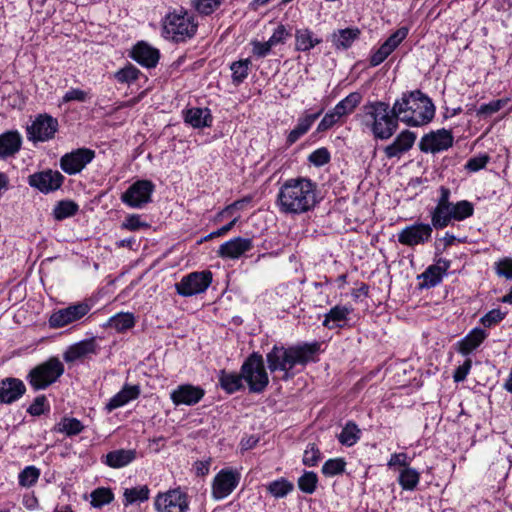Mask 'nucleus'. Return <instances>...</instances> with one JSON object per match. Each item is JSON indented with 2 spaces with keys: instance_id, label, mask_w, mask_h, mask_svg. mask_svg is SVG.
<instances>
[{
  "instance_id": "obj_63",
  "label": "nucleus",
  "mask_w": 512,
  "mask_h": 512,
  "mask_svg": "<svg viewBox=\"0 0 512 512\" xmlns=\"http://www.w3.org/2000/svg\"><path fill=\"white\" fill-rule=\"evenodd\" d=\"M289 36L286 28L283 25H279L272 36L269 38L268 42L270 45L276 46L277 44L284 43L286 38Z\"/></svg>"
},
{
  "instance_id": "obj_16",
  "label": "nucleus",
  "mask_w": 512,
  "mask_h": 512,
  "mask_svg": "<svg viewBox=\"0 0 512 512\" xmlns=\"http://www.w3.org/2000/svg\"><path fill=\"white\" fill-rule=\"evenodd\" d=\"M64 181V176L59 171L45 170L29 176L30 186L43 193H49L59 189Z\"/></svg>"
},
{
  "instance_id": "obj_36",
  "label": "nucleus",
  "mask_w": 512,
  "mask_h": 512,
  "mask_svg": "<svg viewBox=\"0 0 512 512\" xmlns=\"http://www.w3.org/2000/svg\"><path fill=\"white\" fill-rule=\"evenodd\" d=\"M362 95L358 92H352L341 100L333 109L336 114L341 117L346 116L354 111V109L360 104Z\"/></svg>"
},
{
  "instance_id": "obj_8",
  "label": "nucleus",
  "mask_w": 512,
  "mask_h": 512,
  "mask_svg": "<svg viewBox=\"0 0 512 512\" xmlns=\"http://www.w3.org/2000/svg\"><path fill=\"white\" fill-rule=\"evenodd\" d=\"M211 282V271L204 270L199 272H192L184 276L180 282L175 284V288L179 295L190 297L205 292L210 286Z\"/></svg>"
},
{
  "instance_id": "obj_29",
  "label": "nucleus",
  "mask_w": 512,
  "mask_h": 512,
  "mask_svg": "<svg viewBox=\"0 0 512 512\" xmlns=\"http://www.w3.org/2000/svg\"><path fill=\"white\" fill-rule=\"evenodd\" d=\"M321 42L322 39L317 37L311 30L307 28L297 29L295 32V49L297 51H310Z\"/></svg>"
},
{
  "instance_id": "obj_30",
  "label": "nucleus",
  "mask_w": 512,
  "mask_h": 512,
  "mask_svg": "<svg viewBox=\"0 0 512 512\" xmlns=\"http://www.w3.org/2000/svg\"><path fill=\"white\" fill-rule=\"evenodd\" d=\"M350 312L351 309L349 307L336 305L325 315L323 326L328 329L342 327Z\"/></svg>"
},
{
  "instance_id": "obj_43",
  "label": "nucleus",
  "mask_w": 512,
  "mask_h": 512,
  "mask_svg": "<svg viewBox=\"0 0 512 512\" xmlns=\"http://www.w3.org/2000/svg\"><path fill=\"white\" fill-rule=\"evenodd\" d=\"M125 502L124 505L128 506L136 501H146L149 498V489L147 486H141L131 489H126L124 492Z\"/></svg>"
},
{
  "instance_id": "obj_34",
  "label": "nucleus",
  "mask_w": 512,
  "mask_h": 512,
  "mask_svg": "<svg viewBox=\"0 0 512 512\" xmlns=\"http://www.w3.org/2000/svg\"><path fill=\"white\" fill-rule=\"evenodd\" d=\"M359 33L360 31L358 29L346 28L339 30L332 36L333 44L338 49H347L358 37Z\"/></svg>"
},
{
  "instance_id": "obj_3",
  "label": "nucleus",
  "mask_w": 512,
  "mask_h": 512,
  "mask_svg": "<svg viewBox=\"0 0 512 512\" xmlns=\"http://www.w3.org/2000/svg\"><path fill=\"white\" fill-rule=\"evenodd\" d=\"M400 121L409 126H422L429 123L435 114L431 99L420 90L404 93L392 107Z\"/></svg>"
},
{
  "instance_id": "obj_17",
  "label": "nucleus",
  "mask_w": 512,
  "mask_h": 512,
  "mask_svg": "<svg viewBox=\"0 0 512 512\" xmlns=\"http://www.w3.org/2000/svg\"><path fill=\"white\" fill-rule=\"evenodd\" d=\"M240 475L232 470H221L214 478L212 495L220 500L232 493L239 483Z\"/></svg>"
},
{
  "instance_id": "obj_55",
  "label": "nucleus",
  "mask_w": 512,
  "mask_h": 512,
  "mask_svg": "<svg viewBox=\"0 0 512 512\" xmlns=\"http://www.w3.org/2000/svg\"><path fill=\"white\" fill-rule=\"evenodd\" d=\"M341 118L342 117L339 114H336V111L333 109L332 111L326 113L325 116L322 118V120L318 124L317 131L324 132L330 129L331 127H333V125L338 123Z\"/></svg>"
},
{
  "instance_id": "obj_38",
  "label": "nucleus",
  "mask_w": 512,
  "mask_h": 512,
  "mask_svg": "<svg viewBox=\"0 0 512 512\" xmlns=\"http://www.w3.org/2000/svg\"><path fill=\"white\" fill-rule=\"evenodd\" d=\"M360 438V429L354 422H348L338 436V440L342 445L353 446Z\"/></svg>"
},
{
  "instance_id": "obj_54",
  "label": "nucleus",
  "mask_w": 512,
  "mask_h": 512,
  "mask_svg": "<svg viewBox=\"0 0 512 512\" xmlns=\"http://www.w3.org/2000/svg\"><path fill=\"white\" fill-rule=\"evenodd\" d=\"M139 70L133 65H127L115 74L117 81L121 83H130L138 78Z\"/></svg>"
},
{
  "instance_id": "obj_26",
  "label": "nucleus",
  "mask_w": 512,
  "mask_h": 512,
  "mask_svg": "<svg viewBox=\"0 0 512 512\" xmlns=\"http://www.w3.org/2000/svg\"><path fill=\"white\" fill-rule=\"evenodd\" d=\"M22 137L18 131H8L0 135V159L15 155L21 148Z\"/></svg>"
},
{
  "instance_id": "obj_58",
  "label": "nucleus",
  "mask_w": 512,
  "mask_h": 512,
  "mask_svg": "<svg viewBox=\"0 0 512 512\" xmlns=\"http://www.w3.org/2000/svg\"><path fill=\"white\" fill-rule=\"evenodd\" d=\"M330 154L326 148H319L312 152L309 156V161L316 166H322L328 163Z\"/></svg>"
},
{
  "instance_id": "obj_48",
  "label": "nucleus",
  "mask_w": 512,
  "mask_h": 512,
  "mask_svg": "<svg viewBox=\"0 0 512 512\" xmlns=\"http://www.w3.org/2000/svg\"><path fill=\"white\" fill-rule=\"evenodd\" d=\"M408 29L401 27L395 31L390 37L382 44L386 49L392 53L398 45L407 37Z\"/></svg>"
},
{
  "instance_id": "obj_4",
  "label": "nucleus",
  "mask_w": 512,
  "mask_h": 512,
  "mask_svg": "<svg viewBox=\"0 0 512 512\" xmlns=\"http://www.w3.org/2000/svg\"><path fill=\"white\" fill-rule=\"evenodd\" d=\"M357 117L363 128L369 130L374 138L380 140L391 138L398 128V121H400L389 104L382 101L364 105L362 112Z\"/></svg>"
},
{
  "instance_id": "obj_52",
  "label": "nucleus",
  "mask_w": 512,
  "mask_h": 512,
  "mask_svg": "<svg viewBox=\"0 0 512 512\" xmlns=\"http://www.w3.org/2000/svg\"><path fill=\"white\" fill-rule=\"evenodd\" d=\"M508 101L509 99H498L487 104H483L477 110V115L490 116L502 109Z\"/></svg>"
},
{
  "instance_id": "obj_37",
  "label": "nucleus",
  "mask_w": 512,
  "mask_h": 512,
  "mask_svg": "<svg viewBox=\"0 0 512 512\" xmlns=\"http://www.w3.org/2000/svg\"><path fill=\"white\" fill-rule=\"evenodd\" d=\"M135 325V317L132 313H118L112 316L108 321V326L114 328L117 332H123L131 329Z\"/></svg>"
},
{
  "instance_id": "obj_21",
  "label": "nucleus",
  "mask_w": 512,
  "mask_h": 512,
  "mask_svg": "<svg viewBox=\"0 0 512 512\" xmlns=\"http://www.w3.org/2000/svg\"><path fill=\"white\" fill-rule=\"evenodd\" d=\"M252 247L251 239L236 237L223 243L219 247L218 255L222 258L237 259Z\"/></svg>"
},
{
  "instance_id": "obj_64",
  "label": "nucleus",
  "mask_w": 512,
  "mask_h": 512,
  "mask_svg": "<svg viewBox=\"0 0 512 512\" xmlns=\"http://www.w3.org/2000/svg\"><path fill=\"white\" fill-rule=\"evenodd\" d=\"M472 366V361L467 359L454 372L453 379L455 382H462L467 377Z\"/></svg>"
},
{
  "instance_id": "obj_25",
  "label": "nucleus",
  "mask_w": 512,
  "mask_h": 512,
  "mask_svg": "<svg viewBox=\"0 0 512 512\" xmlns=\"http://www.w3.org/2000/svg\"><path fill=\"white\" fill-rule=\"evenodd\" d=\"M323 109H320L319 111L315 113H305L298 119L297 125L289 132L286 143L290 146L294 144L300 137L305 135L309 129L311 128L312 124L315 122L316 119L319 118V116L322 114Z\"/></svg>"
},
{
  "instance_id": "obj_57",
  "label": "nucleus",
  "mask_w": 512,
  "mask_h": 512,
  "mask_svg": "<svg viewBox=\"0 0 512 512\" xmlns=\"http://www.w3.org/2000/svg\"><path fill=\"white\" fill-rule=\"evenodd\" d=\"M496 273L498 276L512 279V258H504L495 264Z\"/></svg>"
},
{
  "instance_id": "obj_40",
  "label": "nucleus",
  "mask_w": 512,
  "mask_h": 512,
  "mask_svg": "<svg viewBox=\"0 0 512 512\" xmlns=\"http://www.w3.org/2000/svg\"><path fill=\"white\" fill-rule=\"evenodd\" d=\"M294 488L293 483L285 478L272 481L267 485V491L275 498H283Z\"/></svg>"
},
{
  "instance_id": "obj_32",
  "label": "nucleus",
  "mask_w": 512,
  "mask_h": 512,
  "mask_svg": "<svg viewBox=\"0 0 512 512\" xmlns=\"http://www.w3.org/2000/svg\"><path fill=\"white\" fill-rule=\"evenodd\" d=\"M485 338V331L480 328H475L464 339L461 340L459 344V351L463 355H467L475 348H477Z\"/></svg>"
},
{
  "instance_id": "obj_35",
  "label": "nucleus",
  "mask_w": 512,
  "mask_h": 512,
  "mask_svg": "<svg viewBox=\"0 0 512 512\" xmlns=\"http://www.w3.org/2000/svg\"><path fill=\"white\" fill-rule=\"evenodd\" d=\"M420 481V473L411 467L400 470L398 483L403 490H414Z\"/></svg>"
},
{
  "instance_id": "obj_60",
  "label": "nucleus",
  "mask_w": 512,
  "mask_h": 512,
  "mask_svg": "<svg viewBox=\"0 0 512 512\" xmlns=\"http://www.w3.org/2000/svg\"><path fill=\"white\" fill-rule=\"evenodd\" d=\"M504 315L505 314L502 313L499 309H493V310L489 311L488 313H486L481 318V323L485 327H491L492 325L501 321L504 318Z\"/></svg>"
},
{
  "instance_id": "obj_33",
  "label": "nucleus",
  "mask_w": 512,
  "mask_h": 512,
  "mask_svg": "<svg viewBox=\"0 0 512 512\" xmlns=\"http://www.w3.org/2000/svg\"><path fill=\"white\" fill-rule=\"evenodd\" d=\"M84 425L76 418L63 417L54 427V431L65 434L68 437L80 434Z\"/></svg>"
},
{
  "instance_id": "obj_20",
  "label": "nucleus",
  "mask_w": 512,
  "mask_h": 512,
  "mask_svg": "<svg viewBox=\"0 0 512 512\" xmlns=\"http://www.w3.org/2000/svg\"><path fill=\"white\" fill-rule=\"evenodd\" d=\"M202 388L190 384L180 385L171 393V400L175 405H195L204 396Z\"/></svg>"
},
{
  "instance_id": "obj_24",
  "label": "nucleus",
  "mask_w": 512,
  "mask_h": 512,
  "mask_svg": "<svg viewBox=\"0 0 512 512\" xmlns=\"http://www.w3.org/2000/svg\"><path fill=\"white\" fill-rule=\"evenodd\" d=\"M131 57L140 65L152 68L159 61V51L145 42H139L134 46Z\"/></svg>"
},
{
  "instance_id": "obj_50",
  "label": "nucleus",
  "mask_w": 512,
  "mask_h": 512,
  "mask_svg": "<svg viewBox=\"0 0 512 512\" xmlns=\"http://www.w3.org/2000/svg\"><path fill=\"white\" fill-rule=\"evenodd\" d=\"M345 462L342 459H329L322 466V473L325 476H335L341 474L345 469Z\"/></svg>"
},
{
  "instance_id": "obj_15",
  "label": "nucleus",
  "mask_w": 512,
  "mask_h": 512,
  "mask_svg": "<svg viewBox=\"0 0 512 512\" xmlns=\"http://www.w3.org/2000/svg\"><path fill=\"white\" fill-rule=\"evenodd\" d=\"M453 144V136L450 131L440 129L424 135L419 147L422 152L437 153L447 150Z\"/></svg>"
},
{
  "instance_id": "obj_12",
  "label": "nucleus",
  "mask_w": 512,
  "mask_h": 512,
  "mask_svg": "<svg viewBox=\"0 0 512 512\" xmlns=\"http://www.w3.org/2000/svg\"><path fill=\"white\" fill-rule=\"evenodd\" d=\"M90 311L86 303H77L53 312L49 318L52 328H61L82 319Z\"/></svg>"
},
{
  "instance_id": "obj_41",
  "label": "nucleus",
  "mask_w": 512,
  "mask_h": 512,
  "mask_svg": "<svg viewBox=\"0 0 512 512\" xmlns=\"http://www.w3.org/2000/svg\"><path fill=\"white\" fill-rule=\"evenodd\" d=\"M250 65L251 61L249 59L235 61L231 64L230 69L234 83L240 84L247 78Z\"/></svg>"
},
{
  "instance_id": "obj_28",
  "label": "nucleus",
  "mask_w": 512,
  "mask_h": 512,
  "mask_svg": "<svg viewBox=\"0 0 512 512\" xmlns=\"http://www.w3.org/2000/svg\"><path fill=\"white\" fill-rule=\"evenodd\" d=\"M136 459V450L118 449L109 452L105 456V464L111 468H122Z\"/></svg>"
},
{
  "instance_id": "obj_18",
  "label": "nucleus",
  "mask_w": 512,
  "mask_h": 512,
  "mask_svg": "<svg viewBox=\"0 0 512 512\" xmlns=\"http://www.w3.org/2000/svg\"><path fill=\"white\" fill-rule=\"evenodd\" d=\"M432 227L429 224H414L405 227L398 235V241L407 246H415L427 242L431 238Z\"/></svg>"
},
{
  "instance_id": "obj_7",
  "label": "nucleus",
  "mask_w": 512,
  "mask_h": 512,
  "mask_svg": "<svg viewBox=\"0 0 512 512\" xmlns=\"http://www.w3.org/2000/svg\"><path fill=\"white\" fill-rule=\"evenodd\" d=\"M64 364L56 357L35 366L27 379L35 390H42L56 382L64 373Z\"/></svg>"
},
{
  "instance_id": "obj_51",
  "label": "nucleus",
  "mask_w": 512,
  "mask_h": 512,
  "mask_svg": "<svg viewBox=\"0 0 512 512\" xmlns=\"http://www.w3.org/2000/svg\"><path fill=\"white\" fill-rule=\"evenodd\" d=\"M443 276L444 274L440 271V268L434 267V265L429 266L422 274L427 287H434L439 284Z\"/></svg>"
},
{
  "instance_id": "obj_13",
  "label": "nucleus",
  "mask_w": 512,
  "mask_h": 512,
  "mask_svg": "<svg viewBox=\"0 0 512 512\" xmlns=\"http://www.w3.org/2000/svg\"><path fill=\"white\" fill-rule=\"evenodd\" d=\"M95 157V152L88 148H78L70 153L64 154L60 159L61 169L69 174L74 175L81 172L87 164Z\"/></svg>"
},
{
  "instance_id": "obj_53",
  "label": "nucleus",
  "mask_w": 512,
  "mask_h": 512,
  "mask_svg": "<svg viewBox=\"0 0 512 512\" xmlns=\"http://www.w3.org/2000/svg\"><path fill=\"white\" fill-rule=\"evenodd\" d=\"M222 0H194L195 9L203 15L213 13L221 4Z\"/></svg>"
},
{
  "instance_id": "obj_49",
  "label": "nucleus",
  "mask_w": 512,
  "mask_h": 512,
  "mask_svg": "<svg viewBox=\"0 0 512 512\" xmlns=\"http://www.w3.org/2000/svg\"><path fill=\"white\" fill-rule=\"evenodd\" d=\"M321 458V453L316 444L309 443L304 451L302 462L305 466H316Z\"/></svg>"
},
{
  "instance_id": "obj_9",
  "label": "nucleus",
  "mask_w": 512,
  "mask_h": 512,
  "mask_svg": "<svg viewBox=\"0 0 512 512\" xmlns=\"http://www.w3.org/2000/svg\"><path fill=\"white\" fill-rule=\"evenodd\" d=\"M154 507L156 512H187L188 495L180 488L170 489L155 497Z\"/></svg>"
},
{
  "instance_id": "obj_10",
  "label": "nucleus",
  "mask_w": 512,
  "mask_h": 512,
  "mask_svg": "<svg viewBox=\"0 0 512 512\" xmlns=\"http://www.w3.org/2000/svg\"><path fill=\"white\" fill-rule=\"evenodd\" d=\"M58 120L48 114H39L27 126V138L32 142H45L54 138L58 130Z\"/></svg>"
},
{
  "instance_id": "obj_6",
  "label": "nucleus",
  "mask_w": 512,
  "mask_h": 512,
  "mask_svg": "<svg viewBox=\"0 0 512 512\" xmlns=\"http://www.w3.org/2000/svg\"><path fill=\"white\" fill-rule=\"evenodd\" d=\"M242 377L252 393H262L269 384L263 356L253 352L241 366Z\"/></svg>"
},
{
  "instance_id": "obj_1",
  "label": "nucleus",
  "mask_w": 512,
  "mask_h": 512,
  "mask_svg": "<svg viewBox=\"0 0 512 512\" xmlns=\"http://www.w3.org/2000/svg\"><path fill=\"white\" fill-rule=\"evenodd\" d=\"M317 187L305 177L286 180L279 188L276 205L286 215H301L312 211L317 204Z\"/></svg>"
},
{
  "instance_id": "obj_62",
  "label": "nucleus",
  "mask_w": 512,
  "mask_h": 512,
  "mask_svg": "<svg viewBox=\"0 0 512 512\" xmlns=\"http://www.w3.org/2000/svg\"><path fill=\"white\" fill-rule=\"evenodd\" d=\"M410 459L406 453H394L391 455L387 465L389 467L400 466L403 469L409 467Z\"/></svg>"
},
{
  "instance_id": "obj_61",
  "label": "nucleus",
  "mask_w": 512,
  "mask_h": 512,
  "mask_svg": "<svg viewBox=\"0 0 512 512\" xmlns=\"http://www.w3.org/2000/svg\"><path fill=\"white\" fill-rule=\"evenodd\" d=\"M46 397L44 395L38 396L34 399L33 403L27 409V412L32 416H40L45 412Z\"/></svg>"
},
{
  "instance_id": "obj_22",
  "label": "nucleus",
  "mask_w": 512,
  "mask_h": 512,
  "mask_svg": "<svg viewBox=\"0 0 512 512\" xmlns=\"http://www.w3.org/2000/svg\"><path fill=\"white\" fill-rule=\"evenodd\" d=\"M97 350L98 345L95 338H90L69 346L64 352L63 358L67 363H72L91 354H96Z\"/></svg>"
},
{
  "instance_id": "obj_5",
  "label": "nucleus",
  "mask_w": 512,
  "mask_h": 512,
  "mask_svg": "<svg viewBox=\"0 0 512 512\" xmlns=\"http://www.w3.org/2000/svg\"><path fill=\"white\" fill-rule=\"evenodd\" d=\"M197 27L193 15L184 10H175L164 18L163 34L174 42H184L196 34Z\"/></svg>"
},
{
  "instance_id": "obj_46",
  "label": "nucleus",
  "mask_w": 512,
  "mask_h": 512,
  "mask_svg": "<svg viewBox=\"0 0 512 512\" xmlns=\"http://www.w3.org/2000/svg\"><path fill=\"white\" fill-rule=\"evenodd\" d=\"M77 210L78 205L73 201H60L54 209V216L57 220H62L73 216Z\"/></svg>"
},
{
  "instance_id": "obj_47",
  "label": "nucleus",
  "mask_w": 512,
  "mask_h": 512,
  "mask_svg": "<svg viewBox=\"0 0 512 512\" xmlns=\"http://www.w3.org/2000/svg\"><path fill=\"white\" fill-rule=\"evenodd\" d=\"M40 476V470L34 466L26 467L19 474V484L23 487H31L33 486Z\"/></svg>"
},
{
  "instance_id": "obj_11",
  "label": "nucleus",
  "mask_w": 512,
  "mask_h": 512,
  "mask_svg": "<svg viewBox=\"0 0 512 512\" xmlns=\"http://www.w3.org/2000/svg\"><path fill=\"white\" fill-rule=\"evenodd\" d=\"M154 188L150 180H138L122 194L121 200L132 208H141L151 201Z\"/></svg>"
},
{
  "instance_id": "obj_44",
  "label": "nucleus",
  "mask_w": 512,
  "mask_h": 512,
  "mask_svg": "<svg viewBox=\"0 0 512 512\" xmlns=\"http://www.w3.org/2000/svg\"><path fill=\"white\" fill-rule=\"evenodd\" d=\"M114 496L108 488H97L91 493V505L95 508H101L102 506L109 504L113 500Z\"/></svg>"
},
{
  "instance_id": "obj_42",
  "label": "nucleus",
  "mask_w": 512,
  "mask_h": 512,
  "mask_svg": "<svg viewBox=\"0 0 512 512\" xmlns=\"http://www.w3.org/2000/svg\"><path fill=\"white\" fill-rule=\"evenodd\" d=\"M473 204L467 200H462L457 203H452V217L455 221H462L473 215Z\"/></svg>"
},
{
  "instance_id": "obj_59",
  "label": "nucleus",
  "mask_w": 512,
  "mask_h": 512,
  "mask_svg": "<svg viewBox=\"0 0 512 512\" xmlns=\"http://www.w3.org/2000/svg\"><path fill=\"white\" fill-rule=\"evenodd\" d=\"M87 98H88L87 92H85L81 89H78V88H73L65 93V95L62 98V101L64 103H67L70 101L85 102L87 100Z\"/></svg>"
},
{
  "instance_id": "obj_31",
  "label": "nucleus",
  "mask_w": 512,
  "mask_h": 512,
  "mask_svg": "<svg viewBox=\"0 0 512 512\" xmlns=\"http://www.w3.org/2000/svg\"><path fill=\"white\" fill-rule=\"evenodd\" d=\"M185 121L194 128H202L211 125L212 117L208 109L191 108L186 111Z\"/></svg>"
},
{
  "instance_id": "obj_2",
  "label": "nucleus",
  "mask_w": 512,
  "mask_h": 512,
  "mask_svg": "<svg viewBox=\"0 0 512 512\" xmlns=\"http://www.w3.org/2000/svg\"><path fill=\"white\" fill-rule=\"evenodd\" d=\"M318 343L296 345L285 348L275 345L266 355V361L270 372H284L282 379L288 381L293 377L291 369L297 364L306 365L314 361L315 355L319 351Z\"/></svg>"
},
{
  "instance_id": "obj_56",
  "label": "nucleus",
  "mask_w": 512,
  "mask_h": 512,
  "mask_svg": "<svg viewBox=\"0 0 512 512\" xmlns=\"http://www.w3.org/2000/svg\"><path fill=\"white\" fill-rule=\"evenodd\" d=\"M490 157L487 154L479 155L473 158H470L465 168L470 172H477L483 169L487 163L489 162Z\"/></svg>"
},
{
  "instance_id": "obj_39",
  "label": "nucleus",
  "mask_w": 512,
  "mask_h": 512,
  "mask_svg": "<svg viewBox=\"0 0 512 512\" xmlns=\"http://www.w3.org/2000/svg\"><path fill=\"white\" fill-rule=\"evenodd\" d=\"M242 372L240 374L222 372L220 376L221 387L228 393H233L243 387Z\"/></svg>"
},
{
  "instance_id": "obj_45",
  "label": "nucleus",
  "mask_w": 512,
  "mask_h": 512,
  "mask_svg": "<svg viewBox=\"0 0 512 512\" xmlns=\"http://www.w3.org/2000/svg\"><path fill=\"white\" fill-rule=\"evenodd\" d=\"M317 482L316 473L307 471L298 479V487L302 492L312 494L316 489Z\"/></svg>"
},
{
  "instance_id": "obj_27",
  "label": "nucleus",
  "mask_w": 512,
  "mask_h": 512,
  "mask_svg": "<svg viewBox=\"0 0 512 512\" xmlns=\"http://www.w3.org/2000/svg\"><path fill=\"white\" fill-rule=\"evenodd\" d=\"M139 394L140 389L137 385H125L121 391L108 401L105 408L108 412H111L114 409L124 406L129 401L136 399Z\"/></svg>"
},
{
  "instance_id": "obj_23",
  "label": "nucleus",
  "mask_w": 512,
  "mask_h": 512,
  "mask_svg": "<svg viewBox=\"0 0 512 512\" xmlns=\"http://www.w3.org/2000/svg\"><path fill=\"white\" fill-rule=\"evenodd\" d=\"M415 140L416 135L413 132L404 130L390 145L385 147L384 153L388 158L399 157L412 148Z\"/></svg>"
},
{
  "instance_id": "obj_19",
  "label": "nucleus",
  "mask_w": 512,
  "mask_h": 512,
  "mask_svg": "<svg viewBox=\"0 0 512 512\" xmlns=\"http://www.w3.org/2000/svg\"><path fill=\"white\" fill-rule=\"evenodd\" d=\"M26 392L25 384L18 378L8 377L0 381V404H11Z\"/></svg>"
},
{
  "instance_id": "obj_14",
  "label": "nucleus",
  "mask_w": 512,
  "mask_h": 512,
  "mask_svg": "<svg viewBox=\"0 0 512 512\" xmlns=\"http://www.w3.org/2000/svg\"><path fill=\"white\" fill-rule=\"evenodd\" d=\"M450 190L444 186L440 187V198L436 207L431 213V222L436 229H442L453 220L452 202L449 201Z\"/></svg>"
}]
</instances>
